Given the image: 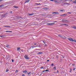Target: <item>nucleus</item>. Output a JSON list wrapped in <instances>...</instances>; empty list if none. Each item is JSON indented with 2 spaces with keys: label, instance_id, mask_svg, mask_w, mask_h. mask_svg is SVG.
<instances>
[{
  "label": "nucleus",
  "instance_id": "nucleus-1",
  "mask_svg": "<svg viewBox=\"0 0 76 76\" xmlns=\"http://www.w3.org/2000/svg\"><path fill=\"white\" fill-rule=\"evenodd\" d=\"M68 39L70 41H71V42H72L73 41V42H76V40H74L73 39H72V38H68Z\"/></svg>",
  "mask_w": 76,
  "mask_h": 76
},
{
  "label": "nucleus",
  "instance_id": "nucleus-2",
  "mask_svg": "<svg viewBox=\"0 0 76 76\" xmlns=\"http://www.w3.org/2000/svg\"><path fill=\"white\" fill-rule=\"evenodd\" d=\"M24 58H26V60H29V59L28 57V56L27 55H25L24 56Z\"/></svg>",
  "mask_w": 76,
  "mask_h": 76
},
{
  "label": "nucleus",
  "instance_id": "nucleus-3",
  "mask_svg": "<svg viewBox=\"0 0 76 76\" xmlns=\"http://www.w3.org/2000/svg\"><path fill=\"white\" fill-rule=\"evenodd\" d=\"M61 21L62 22H67L68 21H67V20H65L64 19H63Z\"/></svg>",
  "mask_w": 76,
  "mask_h": 76
},
{
  "label": "nucleus",
  "instance_id": "nucleus-4",
  "mask_svg": "<svg viewBox=\"0 0 76 76\" xmlns=\"http://www.w3.org/2000/svg\"><path fill=\"white\" fill-rule=\"evenodd\" d=\"M55 23H48L47 24V25H53V24H54Z\"/></svg>",
  "mask_w": 76,
  "mask_h": 76
},
{
  "label": "nucleus",
  "instance_id": "nucleus-5",
  "mask_svg": "<svg viewBox=\"0 0 76 76\" xmlns=\"http://www.w3.org/2000/svg\"><path fill=\"white\" fill-rule=\"evenodd\" d=\"M59 14V13L58 12H54L52 13V14Z\"/></svg>",
  "mask_w": 76,
  "mask_h": 76
},
{
  "label": "nucleus",
  "instance_id": "nucleus-6",
  "mask_svg": "<svg viewBox=\"0 0 76 76\" xmlns=\"http://www.w3.org/2000/svg\"><path fill=\"white\" fill-rule=\"evenodd\" d=\"M42 54H43V53L41 52H39L38 53V54L39 55Z\"/></svg>",
  "mask_w": 76,
  "mask_h": 76
},
{
  "label": "nucleus",
  "instance_id": "nucleus-7",
  "mask_svg": "<svg viewBox=\"0 0 76 76\" xmlns=\"http://www.w3.org/2000/svg\"><path fill=\"white\" fill-rule=\"evenodd\" d=\"M13 7H14V8H15V9H17L18 8V7L16 6H14Z\"/></svg>",
  "mask_w": 76,
  "mask_h": 76
},
{
  "label": "nucleus",
  "instance_id": "nucleus-8",
  "mask_svg": "<svg viewBox=\"0 0 76 76\" xmlns=\"http://www.w3.org/2000/svg\"><path fill=\"white\" fill-rule=\"evenodd\" d=\"M6 47H7V48H10V45H7Z\"/></svg>",
  "mask_w": 76,
  "mask_h": 76
},
{
  "label": "nucleus",
  "instance_id": "nucleus-9",
  "mask_svg": "<svg viewBox=\"0 0 76 76\" xmlns=\"http://www.w3.org/2000/svg\"><path fill=\"white\" fill-rule=\"evenodd\" d=\"M29 0H26L25 3H28L29 2Z\"/></svg>",
  "mask_w": 76,
  "mask_h": 76
},
{
  "label": "nucleus",
  "instance_id": "nucleus-10",
  "mask_svg": "<svg viewBox=\"0 0 76 76\" xmlns=\"http://www.w3.org/2000/svg\"><path fill=\"white\" fill-rule=\"evenodd\" d=\"M34 14H28V15L29 16H32V15H34Z\"/></svg>",
  "mask_w": 76,
  "mask_h": 76
},
{
  "label": "nucleus",
  "instance_id": "nucleus-11",
  "mask_svg": "<svg viewBox=\"0 0 76 76\" xmlns=\"http://www.w3.org/2000/svg\"><path fill=\"white\" fill-rule=\"evenodd\" d=\"M23 72L24 73H27V71H25Z\"/></svg>",
  "mask_w": 76,
  "mask_h": 76
},
{
  "label": "nucleus",
  "instance_id": "nucleus-12",
  "mask_svg": "<svg viewBox=\"0 0 76 76\" xmlns=\"http://www.w3.org/2000/svg\"><path fill=\"white\" fill-rule=\"evenodd\" d=\"M6 32H12V31H6Z\"/></svg>",
  "mask_w": 76,
  "mask_h": 76
},
{
  "label": "nucleus",
  "instance_id": "nucleus-13",
  "mask_svg": "<svg viewBox=\"0 0 76 76\" xmlns=\"http://www.w3.org/2000/svg\"><path fill=\"white\" fill-rule=\"evenodd\" d=\"M54 2H55V3H58V2L57 1V0H55L54 1Z\"/></svg>",
  "mask_w": 76,
  "mask_h": 76
},
{
  "label": "nucleus",
  "instance_id": "nucleus-14",
  "mask_svg": "<svg viewBox=\"0 0 76 76\" xmlns=\"http://www.w3.org/2000/svg\"><path fill=\"white\" fill-rule=\"evenodd\" d=\"M20 48H17V51H19Z\"/></svg>",
  "mask_w": 76,
  "mask_h": 76
},
{
  "label": "nucleus",
  "instance_id": "nucleus-15",
  "mask_svg": "<svg viewBox=\"0 0 76 76\" xmlns=\"http://www.w3.org/2000/svg\"><path fill=\"white\" fill-rule=\"evenodd\" d=\"M58 37H60V38H62V37H63L62 36H61L60 35H58Z\"/></svg>",
  "mask_w": 76,
  "mask_h": 76
},
{
  "label": "nucleus",
  "instance_id": "nucleus-16",
  "mask_svg": "<svg viewBox=\"0 0 76 76\" xmlns=\"http://www.w3.org/2000/svg\"><path fill=\"white\" fill-rule=\"evenodd\" d=\"M62 25H65V26H67V24H62Z\"/></svg>",
  "mask_w": 76,
  "mask_h": 76
},
{
  "label": "nucleus",
  "instance_id": "nucleus-17",
  "mask_svg": "<svg viewBox=\"0 0 76 76\" xmlns=\"http://www.w3.org/2000/svg\"><path fill=\"white\" fill-rule=\"evenodd\" d=\"M9 71V70L7 69L6 70V72H8V71Z\"/></svg>",
  "mask_w": 76,
  "mask_h": 76
},
{
  "label": "nucleus",
  "instance_id": "nucleus-18",
  "mask_svg": "<svg viewBox=\"0 0 76 76\" xmlns=\"http://www.w3.org/2000/svg\"><path fill=\"white\" fill-rule=\"evenodd\" d=\"M31 72H29V73H28V76H29V74H31Z\"/></svg>",
  "mask_w": 76,
  "mask_h": 76
},
{
  "label": "nucleus",
  "instance_id": "nucleus-19",
  "mask_svg": "<svg viewBox=\"0 0 76 76\" xmlns=\"http://www.w3.org/2000/svg\"><path fill=\"white\" fill-rule=\"evenodd\" d=\"M67 13H68L69 14H71L72 13H71L70 12H68Z\"/></svg>",
  "mask_w": 76,
  "mask_h": 76
},
{
  "label": "nucleus",
  "instance_id": "nucleus-20",
  "mask_svg": "<svg viewBox=\"0 0 76 76\" xmlns=\"http://www.w3.org/2000/svg\"><path fill=\"white\" fill-rule=\"evenodd\" d=\"M31 48H34V47H34V46H32L31 47Z\"/></svg>",
  "mask_w": 76,
  "mask_h": 76
},
{
  "label": "nucleus",
  "instance_id": "nucleus-21",
  "mask_svg": "<svg viewBox=\"0 0 76 76\" xmlns=\"http://www.w3.org/2000/svg\"><path fill=\"white\" fill-rule=\"evenodd\" d=\"M67 15V14H63V16H66V15Z\"/></svg>",
  "mask_w": 76,
  "mask_h": 76
},
{
  "label": "nucleus",
  "instance_id": "nucleus-22",
  "mask_svg": "<svg viewBox=\"0 0 76 76\" xmlns=\"http://www.w3.org/2000/svg\"><path fill=\"white\" fill-rule=\"evenodd\" d=\"M75 69H76V68H74V69H73V70L74 71H75Z\"/></svg>",
  "mask_w": 76,
  "mask_h": 76
},
{
  "label": "nucleus",
  "instance_id": "nucleus-23",
  "mask_svg": "<svg viewBox=\"0 0 76 76\" xmlns=\"http://www.w3.org/2000/svg\"><path fill=\"white\" fill-rule=\"evenodd\" d=\"M3 37H4V36H0V37H1V38H3Z\"/></svg>",
  "mask_w": 76,
  "mask_h": 76
},
{
  "label": "nucleus",
  "instance_id": "nucleus-24",
  "mask_svg": "<svg viewBox=\"0 0 76 76\" xmlns=\"http://www.w3.org/2000/svg\"><path fill=\"white\" fill-rule=\"evenodd\" d=\"M47 71H49V70H46L45 71V72H47Z\"/></svg>",
  "mask_w": 76,
  "mask_h": 76
},
{
  "label": "nucleus",
  "instance_id": "nucleus-25",
  "mask_svg": "<svg viewBox=\"0 0 76 76\" xmlns=\"http://www.w3.org/2000/svg\"><path fill=\"white\" fill-rule=\"evenodd\" d=\"M73 28H74V29H76V27H74Z\"/></svg>",
  "mask_w": 76,
  "mask_h": 76
},
{
  "label": "nucleus",
  "instance_id": "nucleus-26",
  "mask_svg": "<svg viewBox=\"0 0 76 76\" xmlns=\"http://www.w3.org/2000/svg\"><path fill=\"white\" fill-rule=\"evenodd\" d=\"M53 68L54 69H55V70H56V67H55L54 68Z\"/></svg>",
  "mask_w": 76,
  "mask_h": 76
},
{
  "label": "nucleus",
  "instance_id": "nucleus-27",
  "mask_svg": "<svg viewBox=\"0 0 76 76\" xmlns=\"http://www.w3.org/2000/svg\"><path fill=\"white\" fill-rule=\"evenodd\" d=\"M61 12H63V10H60Z\"/></svg>",
  "mask_w": 76,
  "mask_h": 76
},
{
  "label": "nucleus",
  "instance_id": "nucleus-28",
  "mask_svg": "<svg viewBox=\"0 0 76 76\" xmlns=\"http://www.w3.org/2000/svg\"><path fill=\"white\" fill-rule=\"evenodd\" d=\"M10 13H12V11H10Z\"/></svg>",
  "mask_w": 76,
  "mask_h": 76
},
{
  "label": "nucleus",
  "instance_id": "nucleus-29",
  "mask_svg": "<svg viewBox=\"0 0 76 76\" xmlns=\"http://www.w3.org/2000/svg\"><path fill=\"white\" fill-rule=\"evenodd\" d=\"M43 43H45V41H43Z\"/></svg>",
  "mask_w": 76,
  "mask_h": 76
},
{
  "label": "nucleus",
  "instance_id": "nucleus-30",
  "mask_svg": "<svg viewBox=\"0 0 76 76\" xmlns=\"http://www.w3.org/2000/svg\"><path fill=\"white\" fill-rule=\"evenodd\" d=\"M45 47H47V44H45Z\"/></svg>",
  "mask_w": 76,
  "mask_h": 76
},
{
  "label": "nucleus",
  "instance_id": "nucleus-31",
  "mask_svg": "<svg viewBox=\"0 0 76 76\" xmlns=\"http://www.w3.org/2000/svg\"><path fill=\"white\" fill-rule=\"evenodd\" d=\"M70 71L69 72H72V69H70Z\"/></svg>",
  "mask_w": 76,
  "mask_h": 76
},
{
  "label": "nucleus",
  "instance_id": "nucleus-32",
  "mask_svg": "<svg viewBox=\"0 0 76 76\" xmlns=\"http://www.w3.org/2000/svg\"><path fill=\"white\" fill-rule=\"evenodd\" d=\"M13 61H14V60H13V59H12V62H13Z\"/></svg>",
  "mask_w": 76,
  "mask_h": 76
},
{
  "label": "nucleus",
  "instance_id": "nucleus-33",
  "mask_svg": "<svg viewBox=\"0 0 76 76\" xmlns=\"http://www.w3.org/2000/svg\"><path fill=\"white\" fill-rule=\"evenodd\" d=\"M50 0L52 1H54V0Z\"/></svg>",
  "mask_w": 76,
  "mask_h": 76
},
{
  "label": "nucleus",
  "instance_id": "nucleus-34",
  "mask_svg": "<svg viewBox=\"0 0 76 76\" xmlns=\"http://www.w3.org/2000/svg\"><path fill=\"white\" fill-rule=\"evenodd\" d=\"M4 26V27H7V26Z\"/></svg>",
  "mask_w": 76,
  "mask_h": 76
},
{
  "label": "nucleus",
  "instance_id": "nucleus-35",
  "mask_svg": "<svg viewBox=\"0 0 76 76\" xmlns=\"http://www.w3.org/2000/svg\"><path fill=\"white\" fill-rule=\"evenodd\" d=\"M18 72V70H16V71H15V72Z\"/></svg>",
  "mask_w": 76,
  "mask_h": 76
},
{
  "label": "nucleus",
  "instance_id": "nucleus-36",
  "mask_svg": "<svg viewBox=\"0 0 76 76\" xmlns=\"http://www.w3.org/2000/svg\"><path fill=\"white\" fill-rule=\"evenodd\" d=\"M34 45H37V44H36V43H34Z\"/></svg>",
  "mask_w": 76,
  "mask_h": 76
},
{
  "label": "nucleus",
  "instance_id": "nucleus-37",
  "mask_svg": "<svg viewBox=\"0 0 76 76\" xmlns=\"http://www.w3.org/2000/svg\"><path fill=\"white\" fill-rule=\"evenodd\" d=\"M43 68H44V67H40V69H43Z\"/></svg>",
  "mask_w": 76,
  "mask_h": 76
},
{
  "label": "nucleus",
  "instance_id": "nucleus-38",
  "mask_svg": "<svg viewBox=\"0 0 76 76\" xmlns=\"http://www.w3.org/2000/svg\"><path fill=\"white\" fill-rule=\"evenodd\" d=\"M3 0H0V2L2 1Z\"/></svg>",
  "mask_w": 76,
  "mask_h": 76
},
{
  "label": "nucleus",
  "instance_id": "nucleus-39",
  "mask_svg": "<svg viewBox=\"0 0 76 76\" xmlns=\"http://www.w3.org/2000/svg\"><path fill=\"white\" fill-rule=\"evenodd\" d=\"M37 4V5H39V4Z\"/></svg>",
  "mask_w": 76,
  "mask_h": 76
},
{
  "label": "nucleus",
  "instance_id": "nucleus-40",
  "mask_svg": "<svg viewBox=\"0 0 76 76\" xmlns=\"http://www.w3.org/2000/svg\"><path fill=\"white\" fill-rule=\"evenodd\" d=\"M7 27H10V26H7Z\"/></svg>",
  "mask_w": 76,
  "mask_h": 76
},
{
  "label": "nucleus",
  "instance_id": "nucleus-41",
  "mask_svg": "<svg viewBox=\"0 0 76 76\" xmlns=\"http://www.w3.org/2000/svg\"><path fill=\"white\" fill-rule=\"evenodd\" d=\"M2 7V5L0 6V7Z\"/></svg>",
  "mask_w": 76,
  "mask_h": 76
},
{
  "label": "nucleus",
  "instance_id": "nucleus-42",
  "mask_svg": "<svg viewBox=\"0 0 76 76\" xmlns=\"http://www.w3.org/2000/svg\"><path fill=\"white\" fill-rule=\"evenodd\" d=\"M22 76H25V75H22Z\"/></svg>",
  "mask_w": 76,
  "mask_h": 76
},
{
  "label": "nucleus",
  "instance_id": "nucleus-43",
  "mask_svg": "<svg viewBox=\"0 0 76 76\" xmlns=\"http://www.w3.org/2000/svg\"><path fill=\"white\" fill-rule=\"evenodd\" d=\"M60 16H63V15H60Z\"/></svg>",
  "mask_w": 76,
  "mask_h": 76
},
{
  "label": "nucleus",
  "instance_id": "nucleus-44",
  "mask_svg": "<svg viewBox=\"0 0 76 76\" xmlns=\"http://www.w3.org/2000/svg\"><path fill=\"white\" fill-rule=\"evenodd\" d=\"M53 66V64H52V66Z\"/></svg>",
  "mask_w": 76,
  "mask_h": 76
},
{
  "label": "nucleus",
  "instance_id": "nucleus-45",
  "mask_svg": "<svg viewBox=\"0 0 76 76\" xmlns=\"http://www.w3.org/2000/svg\"><path fill=\"white\" fill-rule=\"evenodd\" d=\"M66 4H69V3H67Z\"/></svg>",
  "mask_w": 76,
  "mask_h": 76
},
{
  "label": "nucleus",
  "instance_id": "nucleus-46",
  "mask_svg": "<svg viewBox=\"0 0 76 76\" xmlns=\"http://www.w3.org/2000/svg\"><path fill=\"white\" fill-rule=\"evenodd\" d=\"M57 73H58V70H57Z\"/></svg>",
  "mask_w": 76,
  "mask_h": 76
},
{
  "label": "nucleus",
  "instance_id": "nucleus-47",
  "mask_svg": "<svg viewBox=\"0 0 76 76\" xmlns=\"http://www.w3.org/2000/svg\"><path fill=\"white\" fill-rule=\"evenodd\" d=\"M47 61H49V60H47Z\"/></svg>",
  "mask_w": 76,
  "mask_h": 76
},
{
  "label": "nucleus",
  "instance_id": "nucleus-48",
  "mask_svg": "<svg viewBox=\"0 0 76 76\" xmlns=\"http://www.w3.org/2000/svg\"><path fill=\"white\" fill-rule=\"evenodd\" d=\"M76 3V1H75L74 2V3Z\"/></svg>",
  "mask_w": 76,
  "mask_h": 76
},
{
  "label": "nucleus",
  "instance_id": "nucleus-49",
  "mask_svg": "<svg viewBox=\"0 0 76 76\" xmlns=\"http://www.w3.org/2000/svg\"><path fill=\"white\" fill-rule=\"evenodd\" d=\"M45 72V71H43L42 72Z\"/></svg>",
  "mask_w": 76,
  "mask_h": 76
},
{
  "label": "nucleus",
  "instance_id": "nucleus-50",
  "mask_svg": "<svg viewBox=\"0 0 76 76\" xmlns=\"http://www.w3.org/2000/svg\"><path fill=\"white\" fill-rule=\"evenodd\" d=\"M75 65V64H72V66H74Z\"/></svg>",
  "mask_w": 76,
  "mask_h": 76
},
{
  "label": "nucleus",
  "instance_id": "nucleus-51",
  "mask_svg": "<svg viewBox=\"0 0 76 76\" xmlns=\"http://www.w3.org/2000/svg\"><path fill=\"white\" fill-rule=\"evenodd\" d=\"M63 58H64V57H63Z\"/></svg>",
  "mask_w": 76,
  "mask_h": 76
},
{
  "label": "nucleus",
  "instance_id": "nucleus-52",
  "mask_svg": "<svg viewBox=\"0 0 76 76\" xmlns=\"http://www.w3.org/2000/svg\"><path fill=\"white\" fill-rule=\"evenodd\" d=\"M75 73V74H76V72Z\"/></svg>",
  "mask_w": 76,
  "mask_h": 76
},
{
  "label": "nucleus",
  "instance_id": "nucleus-53",
  "mask_svg": "<svg viewBox=\"0 0 76 76\" xmlns=\"http://www.w3.org/2000/svg\"><path fill=\"white\" fill-rule=\"evenodd\" d=\"M35 47H37V46H36Z\"/></svg>",
  "mask_w": 76,
  "mask_h": 76
},
{
  "label": "nucleus",
  "instance_id": "nucleus-54",
  "mask_svg": "<svg viewBox=\"0 0 76 76\" xmlns=\"http://www.w3.org/2000/svg\"><path fill=\"white\" fill-rule=\"evenodd\" d=\"M4 15V16H5V14Z\"/></svg>",
  "mask_w": 76,
  "mask_h": 76
},
{
  "label": "nucleus",
  "instance_id": "nucleus-55",
  "mask_svg": "<svg viewBox=\"0 0 76 76\" xmlns=\"http://www.w3.org/2000/svg\"><path fill=\"white\" fill-rule=\"evenodd\" d=\"M1 28H0V29H1Z\"/></svg>",
  "mask_w": 76,
  "mask_h": 76
},
{
  "label": "nucleus",
  "instance_id": "nucleus-56",
  "mask_svg": "<svg viewBox=\"0 0 76 76\" xmlns=\"http://www.w3.org/2000/svg\"><path fill=\"white\" fill-rule=\"evenodd\" d=\"M75 14H76V13H75Z\"/></svg>",
  "mask_w": 76,
  "mask_h": 76
}]
</instances>
